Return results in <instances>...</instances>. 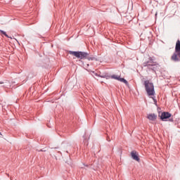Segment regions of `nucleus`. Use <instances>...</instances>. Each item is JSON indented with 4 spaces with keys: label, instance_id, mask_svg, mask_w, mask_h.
<instances>
[{
    "label": "nucleus",
    "instance_id": "f257e3e1",
    "mask_svg": "<svg viewBox=\"0 0 180 180\" xmlns=\"http://www.w3.org/2000/svg\"><path fill=\"white\" fill-rule=\"evenodd\" d=\"M69 54L75 56V57L80 58V60H84V58H87L89 61L95 60V57L88 56L89 53L86 52L69 51Z\"/></svg>",
    "mask_w": 180,
    "mask_h": 180
},
{
    "label": "nucleus",
    "instance_id": "f03ea898",
    "mask_svg": "<svg viewBox=\"0 0 180 180\" xmlns=\"http://www.w3.org/2000/svg\"><path fill=\"white\" fill-rule=\"evenodd\" d=\"M172 61H174V63H178V61H180V41L178 39L176 43L175 46V51L173 55L171 57Z\"/></svg>",
    "mask_w": 180,
    "mask_h": 180
},
{
    "label": "nucleus",
    "instance_id": "7ed1b4c3",
    "mask_svg": "<svg viewBox=\"0 0 180 180\" xmlns=\"http://www.w3.org/2000/svg\"><path fill=\"white\" fill-rule=\"evenodd\" d=\"M143 85L148 96H154L155 95V91L154 90V84L150 82L148 80L144 82Z\"/></svg>",
    "mask_w": 180,
    "mask_h": 180
},
{
    "label": "nucleus",
    "instance_id": "20e7f679",
    "mask_svg": "<svg viewBox=\"0 0 180 180\" xmlns=\"http://www.w3.org/2000/svg\"><path fill=\"white\" fill-rule=\"evenodd\" d=\"M143 67H148V68H151V67H154L155 65V63L153 61V58H150L149 60L143 63Z\"/></svg>",
    "mask_w": 180,
    "mask_h": 180
},
{
    "label": "nucleus",
    "instance_id": "39448f33",
    "mask_svg": "<svg viewBox=\"0 0 180 180\" xmlns=\"http://www.w3.org/2000/svg\"><path fill=\"white\" fill-rule=\"evenodd\" d=\"M131 157L133 158L135 161H137L138 162H140V158H139V154L136 151H132L131 153Z\"/></svg>",
    "mask_w": 180,
    "mask_h": 180
},
{
    "label": "nucleus",
    "instance_id": "423d86ee",
    "mask_svg": "<svg viewBox=\"0 0 180 180\" xmlns=\"http://www.w3.org/2000/svg\"><path fill=\"white\" fill-rule=\"evenodd\" d=\"M170 117H171V113L164 112H162L160 115V119L164 121L166 119H169Z\"/></svg>",
    "mask_w": 180,
    "mask_h": 180
},
{
    "label": "nucleus",
    "instance_id": "0eeeda50",
    "mask_svg": "<svg viewBox=\"0 0 180 180\" xmlns=\"http://www.w3.org/2000/svg\"><path fill=\"white\" fill-rule=\"evenodd\" d=\"M147 118L152 122L157 120V115L154 113L148 114Z\"/></svg>",
    "mask_w": 180,
    "mask_h": 180
},
{
    "label": "nucleus",
    "instance_id": "6e6552de",
    "mask_svg": "<svg viewBox=\"0 0 180 180\" xmlns=\"http://www.w3.org/2000/svg\"><path fill=\"white\" fill-rule=\"evenodd\" d=\"M4 84L3 88H9L11 86V83L8 81H5L4 82H1L0 84Z\"/></svg>",
    "mask_w": 180,
    "mask_h": 180
},
{
    "label": "nucleus",
    "instance_id": "1a4fd4ad",
    "mask_svg": "<svg viewBox=\"0 0 180 180\" xmlns=\"http://www.w3.org/2000/svg\"><path fill=\"white\" fill-rule=\"evenodd\" d=\"M111 78H112V79H117V81H120V76H117L116 75H113L111 76Z\"/></svg>",
    "mask_w": 180,
    "mask_h": 180
},
{
    "label": "nucleus",
    "instance_id": "9d476101",
    "mask_svg": "<svg viewBox=\"0 0 180 180\" xmlns=\"http://www.w3.org/2000/svg\"><path fill=\"white\" fill-rule=\"evenodd\" d=\"M119 81H120V82H124V84H128L127 80H126L124 78H120V77Z\"/></svg>",
    "mask_w": 180,
    "mask_h": 180
},
{
    "label": "nucleus",
    "instance_id": "9b49d317",
    "mask_svg": "<svg viewBox=\"0 0 180 180\" xmlns=\"http://www.w3.org/2000/svg\"><path fill=\"white\" fill-rule=\"evenodd\" d=\"M1 33H2V34H4V36H6V37H9V36L7 35L6 32L2 30H0Z\"/></svg>",
    "mask_w": 180,
    "mask_h": 180
},
{
    "label": "nucleus",
    "instance_id": "f8f14e48",
    "mask_svg": "<svg viewBox=\"0 0 180 180\" xmlns=\"http://www.w3.org/2000/svg\"><path fill=\"white\" fill-rule=\"evenodd\" d=\"M152 99H153L154 103L157 105V99H155L154 97H152Z\"/></svg>",
    "mask_w": 180,
    "mask_h": 180
},
{
    "label": "nucleus",
    "instance_id": "ddd939ff",
    "mask_svg": "<svg viewBox=\"0 0 180 180\" xmlns=\"http://www.w3.org/2000/svg\"><path fill=\"white\" fill-rule=\"evenodd\" d=\"M169 121H170V122H174V120L169 119Z\"/></svg>",
    "mask_w": 180,
    "mask_h": 180
},
{
    "label": "nucleus",
    "instance_id": "4468645a",
    "mask_svg": "<svg viewBox=\"0 0 180 180\" xmlns=\"http://www.w3.org/2000/svg\"><path fill=\"white\" fill-rule=\"evenodd\" d=\"M101 78H105V76H100Z\"/></svg>",
    "mask_w": 180,
    "mask_h": 180
},
{
    "label": "nucleus",
    "instance_id": "2eb2a0df",
    "mask_svg": "<svg viewBox=\"0 0 180 180\" xmlns=\"http://www.w3.org/2000/svg\"><path fill=\"white\" fill-rule=\"evenodd\" d=\"M0 136H2V134H1V132H0Z\"/></svg>",
    "mask_w": 180,
    "mask_h": 180
},
{
    "label": "nucleus",
    "instance_id": "dca6fc26",
    "mask_svg": "<svg viewBox=\"0 0 180 180\" xmlns=\"http://www.w3.org/2000/svg\"><path fill=\"white\" fill-rule=\"evenodd\" d=\"M84 143H86V141H84Z\"/></svg>",
    "mask_w": 180,
    "mask_h": 180
}]
</instances>
